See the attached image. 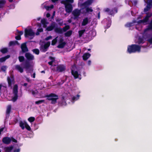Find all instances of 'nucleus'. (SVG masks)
<instances>
[{
  "instance_id": "obj_46",
  "label": "nucleus",
  "mask_w": 152,
  "mask_h": 152,
  "mask_svg": "<svg viewBox=\"0 0 152 152\" xmlns=\"http://www.w3.org/2000/svg\"><path fill=\"white\" fill-rule=\"evenodd\" d=\"M79 97L80 95H77L76 96H73L72 98V99L73 101L77 100L79 99Z\"/></svg>"
},
{
  "instance_id": "obj_9",
  "label": "nucleus",
  "mask_w": 152,
  "mask_h": 152,
  "mask_svg": "<svg viewBox=\"0 0 152 152\" xmlns=\"http://www.w3.org/2000/svg\"><path fill=\"white\" fill-rule=\"evenodd\" d=\"M7 81L8 83V86L9 87H12V84L15 83V79L13 76H11L10 77H7Z\"/></svg>"
},
{
  "instance_id": "obj_61",
  "label": "nucleus",
  "mask_w": 152,
  "mask_h": 152,
  "mask_svg": "<svg viewBox=\"0 0 152 152\" xmlns=\"http://www.w3.org/2000/svg\"><path fill=\"white\" fill-rule=\"evenodd\" d=\"M110 11V10L108 8H106L104 9V11L105 12H109Z\"/></svg>"
},
{
  "instance_id": "obj_57",
  "label": "nucleus",
  "mask_w": 152,
  "mask_h": 152,
  "mask_svg": "<svg viewBox=\"0 0 152 152\" xmlns=\"http://www.w3.org/2000/svg\"><path fill=\"white\" fill-rule=\"evenodd\" d=\"M20 148L15 149L13 150V152H20Z\"/></svg>"
},
{
  "instance_id": "obj_13",
  "label": "nucleus",
  "mask_w": 152,
  "mask_h": 152,
  "mask_svg": "<svg viewBox=\"0 0 152 152\" xmlns=\"http://www.w3.org/2000/svg\"><path fill=\"white\" fill-rule=\"evenodd\" d=\"M93 0H88L82 3L81 4L82 7H84V8L88 7L92 3Z\"/></svg>"
},
{
  "instance_id": "obj_34",
  "label": "nucleus",
  "mask_w": 152,
  "mask_h": 152,
  "mask_svg": "<svg viewBox=\"0 0 152 152\" xmlns=\"http://www.w3.org/2000/svg\"><path fill=\"white\" fill-rule=\"evenodd\" d=\"M70 29V26L69 25H66L62 28L63 32H66Z\"/></svg>"
},
{
  "instance_id": "obj_6",
  "label": "nucleus",
  "mask_w": 152,
  "mask_h": 152,
  "mask_svg": "<svg viewBox=\"0 0 152 152\" xmlns=\"http://www.w3.org/2000/svg\"><path fill=\"white\" fill-rule=\"evenodd\" d=\"M50 44V42H48L44 45H42L40 47V50L43 52H45L48 50Z\"/></svg>"
},
{
  "instance_id": "obj_36",
  "label": "nucleus",
  "mask_w": 152,
  "mask_h": 152,
  "mask_svg": "<svg viewBox=\"0 0 152 152\" xmlns=\"http://www.w3.org/2000/svg\"><path fill=\"white\" fill-rule=\"evenodd\" d=\"M133 25V23L132 22H128L125 25L126 27H130Z\"/></svg>"
},
{
  "instance_id": "obj_11",
  "label": "nucleus",
  "mask_w": 152,
  "mask_h": 152,
  "mask_svg": "<svg viewBox=\"0 0 152 152\" xmlns=\"http://www.w3.org/2000/svg\"><path fill=\"white\" fill-rule=\"evenodd\" d=\"M25 56L27 59V61H32L34 59V56L29 53H26Z\"/></svg>"
},
{
  "instance_id": "obj_32",
  "label": "nucleus",
  "mask_w": 152,
  "mask_h": 152,
  "mask_svg": "<svg viewBox=\"0 0 152 152\" xmlns=\"http://www.w3.org/2000/svg\"><path fill=\"white\" fill-rule=\"evenodd\" d=\"M6 3L5 0H0V8L3 7Z\"/></svg>"
},
{
  "instance_id": "obj_26",
  "label": "nucleus",
  "mask_w": 152,
  "mask_h": 152,
  "mask_svg": "<svg viewBox=\"0 0 152 152\" xmlns=\"http://www.w3.org/2000/svg\"><path fill=\"white\" fill-rule=\"evenodd\" d=\"M19 43L18 41L15 40L14 41H10L9 43L10 46H14L15 45H19Z\"/></svg>"
},
{
  "instance_id": "obj_16",
  "label": "nucleus",
  "mask_w": 152,
  "mask_h": 152,
  "mask_svg": "<svg viewBox=\"0 0 152 152\" xmlns=\"http://www.w3.org/2000/svg\"><path fill=\"white\" fill-rule=\"evenodd\" d=\"M56 27V23L54 22H53L51 23V25L50 26H48L46 29L48 31H50L52 30Z\"/></svg>"
},
{
  "instance_id": "obj_38",
  "label": "nucleus",
  "mask_w": 152,
  "mask_h": 152,
  "mask_svg": "<svg viewBox=\"0 0 152 152\" xmlns=\"http://www.w3.org/2000/svg\"><path fill=\"white\" fill-rule=\"evenodd\" d=\"M61 19L60 18H58L56 19V21L57 22H58V24L60 26H61L63 24V21L60 22L61 21Z\"/></svg>"
},
{
  "instance_id": "obj_49",
  "label": "nucleus",
  "mask_w": 152,
  "mask_h": 152,
  "mask_svg": "<svg viewBox=\"0 0 152 152\" xmlns=\"http://www.w3.org/2000/svg\"><path fill=\"white\" fill-rule=\"evenodd\" d=\"M114 14L115 13L113 11V9L112 10L110 11L109 13V14L110 15H114Z\"/></svg>"
},
{
  "instance_id": "obj_33",
  "label": "nucleus",
  "mask_w": 152,
  "mask_h": 152,
  "mask_svg": "<svg viewBox=\"0 0 152 152\" xmlns=\"http://www.w3.org/2000/svg\"><path fill=\"white\" fill-rule=\"evenodd\" d=\"M0 51L2 53L4 54L8 52V50L7 48H4L1 49Z\"/></svg>"
},
{
  "instance_id": "obj_44",
  "label": "nucleus",
  "mask_w": 152,
  "mask_h": 152,
  "mask_svg": "<svg viewBox=\"0 0 152 152\" xmlns=\"http://www.w3.org/2000/svg\"><path fill=\"white\" fill-rule=\"evenodd\" d=\"M57 42V38H56L53 39L51 42V45H55Z\"/></svg>"
},
{
  "instance_id": "obj_19",
  "label": "nucleus",
  "mask_w": 152,
  "mask_h": 152,
  "mask_svg": "<svg viewBox=\"0 0 152 152\" xmlns=\"http://www.w3.org/2000/svg\"><path fill=\"white\" fill-rule=\"evenodd\" d=\"M148 20L149 18L147 17L146 16H145L143 19L138 20L137 22V23L138 24H140L142 23H146L148 22Z\"/></svg>"
},
{
  "instance_id": "obj_29",
  "label": "nucleus",
  "mask_w": 152,
  "mask_h": 152,
  "mask_svg": "<svg viewBox=\"0 0 152 152\" xmlns=\"http://www.w3.org/2000/svg\"><path fill=\"white\" fill-rule=\"evenodd\" d=\"M137 43L138 44H143L144 43V41L143 38L142 37H139L137 40Z\"/></svg>"
},
{
  "instance_id": "obj_22",
  "label": "nucleus",
  "mask_w": 152,
  "mask_h": 152,
  "mask_svg": "<svg viewBox=\"0 0 152 152\" xmlns=\"http://www.w3.org/2000/svg\"><path fill=\"white\" fill-rule=\"evenodd\" d=\"M13 146L12 145L5 148L4 150L5 152H10L13 150Z\"/></svg>"
},
{
  "instance_id": "obj_30",
  "label": "nucleus",
  "mask_w": 152,
  "mask_h": 152,
  "mask_svg": "<svg viewBox=\"0 0 152 152\" xmlns=\"http://www.w3.org/2000/svg\"><path fill=\"white\" fill-rule=\"evenodd\" d=\"M25 122L23 123L22 121H20L19 123V126L23 130L25 129Z\"/></svg>"
},
{
  "instance_id": "obj_27",
  "label": "nucleus",
  "mask_w": 152,
  "mask_h": 152,
  "mask_svg": "<svg viewBox=\"0 0 152 152\" xmlns=\"http://www.w3.org/2000/svg\"><path fill=\"white\" fill-rule=\"evenodd\" d=\"M66 44V43L65 42H63L59 43L57 47L58 48H63L64 47Z\"/></svg>"
},
{
  "instance_id": "obj_53",
  "label": "nucleus",
  "mask_w": 152,
  "mask_h": 152,
  "mask_svg": "<svg viewBox=\"0 0 152 152\" xmlns=\"http://www.w3.org/2000/svg\"><path fill=\"white\" fill-rule=\"evenodd\" d=\"M41 23L44 25L46 23V20L45 19H42L41 20Z\"/></svg>"
},
{
  "instance_id": "obj_54",
  "label": "nucleus",
  "mask_w": 152,
  "mask_h": 152,
  "mask_svg": "<svg viewBox=\"0 0 152 152\" xmlns=\"http://www.w3.org/2000/svg\"><path fill=\"white\" fill-rule=\"evenodd\" d=\"M52 38V37L51 36H48L47 37H46L45 38V40L46 41H48L49 39H51Z\"/></svg>"
},
{
  "instance_id": "obj_28",
  "label": "nucleus",
  "mask_w": 152,
  "mask_h": 152,
  "mask_svg": "<svg viewBox=\"0 0 152 152\" xmlns=\"http://www.w3.org/2000/svg\"><path fill=\"white\" fill-rule=\"evenodd\" d=\"M10 57V55H7L5 56L0 58V62H3L6 61V60L9 58Z\"/></svg>"
},
{
  "instance_id": "obj_37",
  "label": "nucleus",
  "mask_w": 152,
  "mask_h": 152,
  "mask_svg": "<svg viewBox=\"0 0 152 152\" xmlns=\"http://www.w3.org/2000/svg\"><path fill=\"white\" fill-rule=\"evenodd\" d=\"M83 8L86 9V13H89L90 12H92L93 11V10L91 9V8H89L88 7H85Z\"/></svg>"
},
{
  "instance_id": "obj_56",
  "label": "nucleus",
  "mask_w": 152,
  "mask_h": 152,
  "mask_svg": "<svg viewBox=\"0 0 152 152\" xmlns=\"http://www.w3.org/2000/svg\"><path fill=\"white\" fill-rule=\"evenodd\" d=\"M64 39L62 38H61L59 39V43L63 42H64Z\"/></svg>"
},
{
  "instance_id": "obj_50",
  "label": "nucleus",
  "mask_w": 152,
  "mask_h": 152,
  "mask_svg": "<svg viewBox=\"0 0 152 152\" xmlns=\"http://www.w3.org/2000/svg\"><path fill=\"white\" fill-rule=\"evenodd\" d=\"M152 15V14L151 13H146V16L148 18H150Z\"/></svg>"
},
{
  "instance_id": "obj_45",
  "label": "nucleus",
  "mask_w": 152,
  "mask_h": 152,
  "mask_svg": "<svg viewBox=\"0 0 152 152\" xmlns=\"http://www.w3.org/2000/svg\"><path fill=\"white\" fill-rule=\"evenodd\" d=\"M25 127L26 128L28 131H30L31 130V127L26 122H25Z\"/></svg>"
},
{
  "instance_id": "obj_7",
  "label": "nucleus",
  "mask_w": 152,
  "mask_h": 152,
  "mask_svg": "<svg viewBox=\"0 0 152 152\" xmlns=\"http://www.w3.org/2000/svg\"><path fill=\"white\" fill-rule=\"evenodd\" d=\"M64 4L65 6L66 12L68 13H70L73 10V7L72 4L67 3V4Z\"/></svg>"
},
{
  "instance_id": "obj_35",
  "label": "nucleus",
  "mask_w": 152,
  "mask_h": 152,
  "mask_svg": "<svg viewBox=\"0 0 152 152\" xmlns=\"http://www.w3.org/2000/svg\"><path fill=\"white\" fill-rule=\"evenodd\" d=\"M86 31V30L85 29L80 30L78 31V34L79 37H81L82 36L83 34Z\"/></svg>"
},
{
  "instance_id": "obj_14",
  "label": "nucleus",
  "mask_w": 152,
  "mask_h": 152,
  "mask_svg": "<svg viewBox=\"0 0 152 152\" xmlns=\"http://www.w3.org/2000/svg\"><path fill=\"white\" fill-rule=\"evenodd\" d=\"M2 142L5 144L8 145L11 142L10 137H5L2 139Z\"/></svg>"
},
{
  "instance_id": "obj_63",
  "label": "nucleus",
  "mask_w": 152,
  "mask_h": 152,
  "mask_svg": "<svg viewBox=\"0 0 152 152\" xmlns=\"http://www.w3.org/2000/svg\"><path fill=\"white\" fill-rule=\"evenodd\" d=\"M66 103L64 101H62L61 102V106H62L64 105H65L66 104Z\"/></svg>"
},
{
  "instance_id": "obj_20",
  "label": "nucleus",
  "mask_w": 152,
  "mask_h": 152,
  "mask_svg": "<svg viewBox=\"0 0 152 152\" xmlns=\"http://www.w3.org/2000/svg\"><path fill=\"white\" fill-rule=\"evenodd\" d=\"M54 31L55 32L59 34H62L63 32L62 28L61 27L55 28Z\"/></svg>"
},
{
  "instance_id": "obj_1",
  "label": "nucleus",
  "mask_w": 152,
  "mask_h": 152,
  "mask_svg": "<svg viewBox=\"0 0 152 152\" xmlns=\"http://www.w3.org/2000/svg\"><path fill=\"white\" fill-rule=\"evenodd\" d=\"M141 49V46L136 44H132L128 46L127 52L130 54L136 52H140Z\"/></svg>"
},
{
  "instance_id": "obj_5",
  "label": "nucleus",
  "mask_w": 152,
  "mask_h": 152,
  "mask_svg": "<svg viewBox=\"0 0 152 152\" xmlns=\"http://www.w3.org/2000/svg\"><path fill=\"white\" fill-rule=\"evenodd\" d=\"M25 36L27 37L28 36H34L35 33L31 28L28 29L26 28L25 30Z\"/></svg>"
},
{
  "instance_id": "obj_64",
  "label": "nucleus",
  "mask_w": 152,
  "mask_h": 152,
  "mask_svg": "<svg viewBox=\"0 0 152 152\" xmlns=\"http://www.w3.org/2000/svg\"><path fill=\"white\" fill-rule=\"evenodd\" d=\"M37 31H38L40 32H42L43 31V29L42 28H39V29L38 28L37 29Z\"/></svg>"
},
{
  "instance_id": "obj_8",
  "label": "nucleus",
  "mask_w": 152,
  "mask_h": 152,
  "mask_svg": "<svg viewBox=\"0 0 152 152\" xmlns=\"http://www.w3.org/2000/svg\"><path fill=\"white\" fill-rule=\"evenodd\" d=\"M81 13V10L78 9L74 10L72 12V14L74 16L73 18L76 19L80 15Z\"/></svg>"
},
{
  "instance_id": "obj_2",
  "label": "nucleus",
  "mask_w": 152,
  "mask_h": 152,
  "mask_svg": "<svg viewBox=\"0 0 152 152\" xmlns=\"http://www.w3.org/2000/svg\"><path fill=\"white\" fill-rule=\"evenodd\" d=\"M58 96L53 93L46 95L45 96V97L47 98V100L51 101V103L52 104H55L56 103L57 100L58 99Z\"/></svg>"
},
{
  "instance_id": "obj_4",
  "label": "nucleus",
  "mask_w": 152,
  "mask_h": 152,
  "mask_svg": "<svg viewBox=\"0 0 152 152\" xmlns=\"http://www.w3.org/2000/svg\"><path fill=\"white\" fill-rule=\"evenodd\" d=\"M13 94L14 96L12 97V102H15L17 101L18 99V86L17 84L14 86L13 88Z\"/></svg>"
},
{
  "instance_id": "obj_18",
  "label": "nucleus",
  "mask_w": 152,
  "mask_h": 152,
  "mask_svg": "<svg viewBox=\"0 0 152 152\" xmlns=\"http://www.w3.org/2000/svg\"><path fill=\"white\" fill-rule=\"evenodd\" d=\"M15 69L16 70L18 71L20 73H22L23 71V69L19 65H16L15 66Z\"/></svg>"
},
{
  "instance_id": "obj_59",
  "label": "nucleus",
  "mask_w": 152,
  "mask_h": 152,
  "mask_svg": "<svg viewBox=\"0 0 152 152\" xmlns=\"http://www.w3.org/2000/svg\"><path fill=\"white\" fill-rule=\"evenodd\" d=\"M26 80L27 82H28L31 83V80L28 77H26Z\"/></svg>"
},
{
  "instance_id": "obj_12",
  "label": "nucleus",
  "mask_w": 152,
  "mask_h": 152,
  "mask_svg": "<svg viewBox=\"0 0 152 152\" xmlns=\"http://www.w3.org/2000/svg\"><path fill=\"white\" fill-rule=\"evenodd\" d=\"M21 48L23 53H26L28 51V49L26 45V43L22 44L21 45Z\"/></svg>"
},
{
  "instance_id": "obj_31",
  "label": "nucleus",
  "mask_w": 152,
  "mask_h": 152,
  "mask_svg": "<svg viewBox=\"0 0 152 152\" xmlns=\"http://www.w3.org/2000/svg\"><path fill=\"white\" fill-rule=\"evenodd\" d=\"M72 30L68 31L65 33L64 36L66 37H69L72 34Z\"/></svg>"
},
{
  "instance_id": "obj_40",
  "label": "nucleus",
  "mask_w": 152,
  "mask_h": 152,
  "mask_svg": "<svg viewBox=\"0 0 152 152\" xmlns=\"http://www.w3.org/2000/svg\"><path fill=\"white\" fill-rule=\"evenodd\" d=\"M33 52L37 55L39 54V51L38 49H35L32 50Z\"/></svg>"
},
{
  "instance_id": "obj_60",
  "label": "nucleus",
  "mask_w": 152,
  "mask_h": 152,
  "mask_svg": "<svg viewBox=\"0 0 152 152\" xmlns=\"http://www.w3.org/2000/svg\"><path fill=\"white\" fill-rule=\"evenodd\" d=\"M18 33L19 34V35H20L21 36V35H22L23 34V32L22 31H19L18 32Z\"/></svg>"
},
{
  "instance_id": "obj_51",
  "label": "nucleus",
  "mask_w": 152,
  "mask_h": 152,
  "mask_svg": "<svg viewBox=\"0 0 152 152\" xmlns=\"http://www.w3.org/2000/svg\"><path fill=\"white\" fill-rule=\"evenodd\" d=\"M15 39L17 40H20L21 39L20 35H18L15 37Z\"/></svg>"
},
{
  "instance_id": "obj_23",
  "label": "nucleus",
  "mask_w": 152,
  "mask_h": 152,
  "mask_svg": "<svg viewBox=\"0 0 152 152\" xmlns=\"http://www.w3.org/2000/svg\"><path fill=\"white\" fill-rule=\"evenodd\" d=\"M74 0H62L60 2L61 4H72L74 2Z\"/></svg>"
},
{
  "instance_id": "obj_15",
  "label": "nucleus",
  "mask_w": 152,
  "mask_h": 152,
  "mask_svg": "<svg viewBox=\"0 0 152 152\" xmlns=\"http://www.w3.org/2000/svg\"><path fill=\"white\" fill-rule=\"evenodd\" d=\"M72 75L74 76L75 79H76L78 78L79 74L77 71H75L74 70H71Z\"/></svg>"
},
{
  "instance_id": "obj_25",
  "label": "nucleus",
  "mask_w": 152,
  "mask_h": 152,
  "mask_svg": "<svg viewBox=\"0 0 152 152\" xmlns=\"http://www.w3.org/2000/svg\"><path fill=\"white\" fill-rule=\"evenodd\" d=\"M11 109V106L10 105H9L7 106V108L6 114L7 116H9L10 114V113Z\"/></svg>"
},
{
  "instance_id": "obj_21",
  "label": "nucleus",
  "mask_w": 152,
  "mask_h": 152,
  "mask_svg": "<svg viewBox=\"0 0 152 152\" xmlns=\"http://www.w3.org/2000/svg\"><path fill=\"white\" fill-rule=\"evenodd\" d=\"M91 54L89 53H84L83 56V59L86 61L87 60L90 56Z\"/></svg>"
},
{
  "instance_id": "obj_55",
  "label": "nucleus",
  "mask_w": 152,
  "mask_h": 152,
  "mask_svg": "<svg viewBox=\"0 0 152 152\" xmlns=\"http://www.w3.org/2000/svg\"><path fill=\"white\" fill-rule=\"evenodd\" d=\"M113 11L114 12L115 14L118 12V9L116 7H115L113 8Z\"/></svg>"
},
{
  "instance_id": "obj_24",
  "label": "nucleus",
  "mask_w": 152,
  "mask_h": 152,
  "mask_svg": "<svg viewBox=\"0 0 152 152\" xmlns=\"http://www.w3.org/2000/svg\"><path fill=\"white\" fill-rule=\"evenodd\" d=\"M88 23V20L87 17L86 18L83 20L81 25L82 26L86 25Z\"/></svg>"
},
{
  "instance_id": "obj_47",
  "label": "nucleus",
  "mask_w": 152,
  "mask_h": 152,
  "mask_svg": "<svg viewBox=\"0 0 152 152\" xmlns=\"http://www.w3.org/2000/svg\"><path fill=\"white\" fill-rule=\"evenodd\" d=\"M1 69L3 72H5L7 69L6 66H2Z\"/></svg>"
},
{
  "instance_id": "obj_42",
  "label": "nucleus",
  "mask_w": 152,
  "mask_h": 152,
  "mask_svg": "<svg viewBox=\"0 0 152 152\" xmlns=\"http://www.w3.org/2000/svg\"><path fill=\"white\" fill-rule=\"evenodd\" d=\"M35 118L33 117H31L28 119V121L31 123L34 122L35 121Z\"/></svg>"
},
{
  "instance_id": "obj_43",
  "label": "nucleus",
  "mask_w": 152,
  "mask_h": 152,
  "mask_svg": "<svg viewBox=\"0 0 152 152\" xmlns=\"http://www.w3.org/2000/svg\"><path fill=\"white\" fill-rule=\"evenodd\" d=\"M18 59L20 62H22L24 61L25 58L23 56H21L18 57Z\"/></svg>"
},
{
  "instance_id": "obj_41",
  "label": "nucleus",
  "mask_w": 152,
  "mask_h": 152,
  "mask_svg": "<svg viewBox=\"0 0 152 152\" xmlns=\"http://www.w3.org/2000/svg\"><path fill=\"white\" fill-rule=\"evenodd\" d=\"M150 30H152V25L150 23L149 25L148 26L147 28L144 30V31H146Z\"/></svg>"
},
{
  "instance_id": "obj_17",
  "label": "nucleus",
  "mask_w": 152,
  "mask_h": 152,
  "mask_svg": "<svg viewBox=\"0 0 152 152\" xmlns=\"http://www.w3.org/2000/svg\"><path fill=\"white\" fill-rule=\"evenodd\" d=\"M23 68L26 69H28L31 67V64L29 61L26 60L23 64Z\"/></svg>"
},
{
  "instance_id": "obj_52",
  "label": "nucleus",
  "mask_w": 152,
  "mask_h": 152,
  "mask_svg": "<svg viewBox=\"0 0 152 152\" xmlns=\"http://www.w3.org/2000/svg\"><path fill=\"white\" fill-rule=\"evenodd\" d=\"M150 7H148V6H147L146 7V8H145L144 9V12H146L149 10L150 9Z\"/></svg>"
},
{
  "instance_id": "obj_10",
  "label": "nucleus",
  "mask_w": 152,
  "mask_h": 152,
  "mask_svg": "<svg viewBox=\"0 0 152 152\" xmlns=\"http://www.w3.org/2000/svg\"><path fill=\"white\" fill-rule=\"evenodd\" d=\"M66 69V66L63 64H60L58 65L56 67L57 71L59 72H61L65 71Z\"/></svg>"
},
{
  "instance_id": "obj_58",
  "label": "nucleus",
  "mask_w": 152,
  "mask_h": 152,
  "mask_svg": "<svg viewBox=\"0 0 152 152\" xmlns=\"http://www.w3.org/2000/svg\"><path fill=\"white\" fill-rule=\"evenodd\" d=\"M50 58L51 60V61H53V62H54L55 61V58L53 57L50 56Z\"/></svg>"
},
{
  "instance_id": "obj_62",
  "label": "nucleus",
  "mask_w": 152,
  "mask_h": 152,
  "mask_svg": "<svg viewBox=\"0 0 152 152\" xmlns=\"http://www.w3.org/2000/svg\"><path fill=\"white\" fill-rule=\"evenodd\" d=\"M148 42L151 44H152V37L148 39Z\"/></svg>"
},
{
  "instance_id": "obj_39",
  "label": "nucleus",
  "mask_w": 152,
  "mask_h": 152,
  "mask_svg": "<svg viewBox=\"0 0 152 152\" xmlns=\"http://www.w3.org/2000/svg\"><path fill=\"white\" fill-rule=\"evenodd\" d=\"M45 101L44 100H40L37 101H36L35 103L36 104H39L43 103H44Z\"/></svg>"
},
{
  "instance_id": "obj_3",
  "label": "nucleus",
  "mask_w": 152,
  "mask_h": 152,
  "mask_svg": "<svg viewBox=\"0 0 152 152\" xmlns=\"http://www.w3.org/2000/svg\"><path fill=\"white\" fill-rule=\"evenodd\" d=\"M58 96L53 93L46 95L45 96V97L47 98V100L51 101V103L52 104H55L56 103L57 100L58 99Z\"/></svg>"
},
{
  "instance_id": "obj_48",
  "label": "nucleus",
  "mask_w": 152,
  "mask_h": 152,
  "mask_svg": "<svg viewBox=\"0 0 152 152\" xmlns=\"http://www.w3.org/2000/svg\"><path fill=\"white\" fill-rule=\"evenodd\" d=\"M11 138V142L12 141V142H15V143H17L18 141L17 140L14 138L13 137H10Z\"/></svg>"
}]
</instances>
